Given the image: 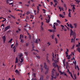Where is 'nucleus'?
<instances>
[{
	"label": "nucleus",
	"instance_id": "nucleus-48",
	"mask_svg": "<svg viewBox=\"0 0 80 80\" xmlns=\"http://www.w3.org/2000/svg\"><path fill=\"white\" fill-rule=\"evenodd\" d=\"M20 42H23V39H21Z\"/></svg>",
	"mask_w": 80,
	"mask_h": 80
},
{
	"label": "nucleus",
	"instance_id": "nucleus-26",
	"mask_svg": "<svg viewBox=\"0 0 80 80\" xmlns=\"http://www.w3.org/2000/svg\"><path fill=\"white\" fill-rule=\"evenodd\" d=\"M71 15V13L70 12H69V13L68 14V17H71V16H70V15Z\"/></svg>",
	"mask_w": 80,
	"mask_h": 80
},
{
	"label": "nucleus",
	"instance_id": "nucleus-42",
	"mask_svg": "<svg viewBox=\"0 0 80 80\" xmlns=\"http://www.w3.org/2000/svg\"><path fill=\"white\" fill-rule=\"evenodd\" d=\"M41 30H44V29L43 28V27H41Z\"/></svg>",
	"mask_w": 80,
	"mask_h": 80
},
{
	"label": "nucleus",
	"instance_id": "nucleus-9",
	"mask_svg": "<svg viewBox=\"0 0 80 80\" xmlns=\"http://www.w3.org/2000/svg\"><path fill=\"white\" fill-rule=\"evenodd\" d=\"M52 65L53 67H56L57 64H56V63H55V62H54L52 63Z\"/></svg>",
	"mask_w": 80,
	"mask_h": 80
},
{
	"label": "nucleus",
	"instance_id": "nucleus-4",
	"mask_svg": "<svg viewBox=\"0 0 80 80\" xmlns=\"http://www.w3.org/2000/svg\"><path fill=\"white\" fill-rule=\"evenodd\" d=\"M10 25L6 27L4 29V32H6V31H7L8 29H9V28H10Z\"/></svg>",
	"mask_w": 80,
	"mask_h": 80
},
{
	"label": "nucleus",
	"instance_id": "nucleus-61",
	"mask_svg": "<svg viewBox=\"0 0 80 80\" xmlns=\"http://www.w3.org/2000/svg\"><path fill=\"white\" fill-rule=\"evenodd\" d=\"M35 75H36L35 74V73H33V76H34V77H35Z\"/></svg>",
	"mask_w": 80,
	"mask_h": 80
},
{
	"label": "nucleus",
	"instance_id": "nucleus-5",
	"mask_svg": "<svg viewBox=\"0 0 80 80\" xmlns=\"http://www.w3.org/2000/svg\"><path fill=\"white\" fill-rule=\"evenodd\" d=\"M54 2L55 3V5H57V3H58V1L57 0H53Z\"/></svg>",
	"mask_w": 80,
	"mask_h": 80
},
{
	"label": "nucleus",
	"instance_id": "nucleus-1",
	"mask_svg": "<svg viewBox=\"0 0 80 80\" xmlns=\"http://www.w3.org/2000/svg\"><path fill=\"white\" fill-rule=\"evenodd\" d=\"M19 57L20 58V59H21V60L20 61L19 60V61L20 62L21 64H23V60H24V59H23V57H22H22H23V54H22L21 53L19 55Z\"/></svg>",
	"mask_w": 80,
	"mask_h": 80
},
{
	"label": "nucleus",
	"instance_id": "nucleus-34",
	"mask_svg": "<svg viewBox=\"0 0 80 80\" xmlns=\"http://www.w3.org/2000/svg\"><path fill=\"white\" fill-rule=\"evenodd\" d=\"M66 55H67L66 56V57H68V52H65Z\"/></svg>",
	"mask_w": 80,
	"mask_h": 80
},
{
	"label": "nucleus",
	"instance_id": "nucleus-2",
	"mask_svg": "<svg viewBox=\"0 0 80 80\" xmlns=\"http://www.w3.org/2000/svg\"><path fill=\"white\" fill-rule=\"evenodd\" d=\"M70 32L71 33L70 35L71 37L72 36H72H73V37H75V36H76V33H75V32H73V31H72V29H70Z\"/></svg>",
	"mask_w": 80,
	"mask_h": 80
},
{
	"label": "nucleus",
	"instance_id": "nucleus-36",
	"mask_svg": "<svg viewBox=\"0 0 80 80\" xmlns=\"http://www.w3.org/2000/svg\"><path fill=\"white\" fill-rule=\"evenodd\" d=\"M48 31H49L50 32H53V30L51 29H49Z\"/></svg>",
	"mask_w": 80,
	"mask_h": 80
},
{
	"label": "nucleus",
	"instance_id": "nucleus-17",
	"mask_svg": "<svg viewBox=\"0 0 80 80\" xmlns=\"http://www.w3.org/2000/svg\"><path fill=\"white\" fill-rule=\"evenodd\" d=\"M73 25L74 26L75 28H76L77 27V23H74Z\"/></svg>",
	"mask_w": 80,
	"mask_h": 80
},
{
	"label": "nucleus",
	"instance_id": "nucleus-30",
	"mask_svg": "<svg viewBox=\"0 0 80 80\" xmlns=\"http://www.w3.org/2000/svg\"><path fill=\"white\" fill-rule=\"evenodd\" d=\"M7 3L8 4V3H10V1H9V0H7L6 1Z\"/></svg>",
	"mask_w": 80,
	"mask_h": 80
},
{
	"label": "nucleus",
	"instance_id": "nucleus-19",
	"mask_svg": "<svg viewBox=\"0 0 80 80\" xmlns=\"http://www.w3.org/2000/svg\"><path fill=\"white\" fill-rule=\"evenodd\" d=\"M54 30L53 31V33H55V32H56V30L57 28H56V27L54 28Z\"/></svg>",
	"mask_w": 80,
	"mask_h": 80
},
{
	"label": "nucleus",
	"instance_id": "nucleus-43",
	"mask_svg": "<svg viewBox=\"0 0 80 80\" xmlns=\"http://www.w3.org/2000/svg\"><path fill=\"white\" fill-rule=\"evenodd\" d=\"M71 55H73L74 56L75 55L74 54V52H71Z\"/></svg>",
	"mask_w": 80,
	"mask_h": 80
},
{
	"label": "nucleus",
	"instance_id": "nucleus-47",
	"mask_svg": "<svg viewBox=\"0 0 80 80\" xmlns=\"http://www.w3.org/2000/svg\"><path fill=\"white\" fill-rule=\"evenodd\" d=\"M29 13H30L29 12H27L26 13V14H27V15H29Z\"/></svg>",
	"mask_w": 80,
	"mask_h": 80
},
{
	"label": "nucleus",
	"instance_id": "nucleus-44",
	"mask_svg": "<svg viewBox=\"0 0 80 80\" xmlns=\"http://www.w3.org/2000/svg\"><path fill=\"white\" fill-rule=\"evenodd\" d=\"M50 19V17H49L48 18V23H49V22H50V20H49Z\"/></svg>",
	"mask_w": 80,
	"mask_h": 80
},
{
	"label": "nucleus",
	"instance_id": "nucleus-41",
	"mask_svg": "<svg viewBox=\"0 0 80 80\" xmlns=\"http://www.w3.org/2000/svg\"><path fill=\"white\" fill-rule=\"evenodd\" d=\"M71 77L72 78H73V75L72 74V73H71Z\"/></svg>",
	"mask_w": 80,
	"mask_h": 80
},
{
	"label": "nucleus",
	"instance_id": "nucleus-59",
	"mask_svg": "<svg viewBox=\"0 0 80 80\" xmlns=\"http://www.w3.org/2000/svg\"><path fill=\"white\" fill-rule=\"evenodd\" d=\"M68 27H69V24H68V23H67L66 24Z\"/></svg>",
	"mask_w": 80,
	"mask_h": 80
},
{
	"label": "nucleus",
	"instance_id": "nucleus-27",
	"mask_svg": "<svg viewBox=\"0 0 80 80\" xmlns=\"http://www.w3.org/2000/svg\"><path fill=\"white\" fill-rule=\"evenodd\" d=\"M36 57H37V58L38 59H40V57L39 56H38L37 55L36 56Z\"/></svg>",
	"mask_w": 80,
	"mask_h": 80
},
{
	"label": "nucleus",
	"instance_id": "nucleus-13",
	"mask_svg": "<svg viewBox=\"0 0 80 80\" xmlns=\"http://www.w3.org/2000/svg\"><path fill=\"white\" fill-rule=\"evenodd\" d=\"M15 72L16 73H17V74H18L19 73V71H18V70L17 69L15 70Z\"/></svg>",
	"mask_w": 80,
	"mask_h": 80
},
{
	"label": "nucleus",
	"instance_id": "nucleus-12",
	"mask_svg": "<svg viewBox=\"0 0 80 80\" xmlns=\"http://www.w3.org/2000/svg\"><path fill=\"white\" fill-rule=\"evenodd\" d=\"M18 58H17V57H16V58L15 63H18Z\"/></svg>",
	"mask_w": 80,
	"mask_h": 80
},
{
	"label": "nucleus",
	"instance_id": "nucleus-40",
	"mask_svg": "<svg viewBox=\"0 0 80 80\" xmlns=\"http://www.w3.org/2000/svg\"><path fill=\"white\" fill-rule=\"evenodd\" d=\"M28 44H29L28 43H26V45H25L26 46V47H28Z\"/></svg>",
	"mask_w": 80,
	"mask_h": 80
},
{
	"label": "nucleus",
	"instance_id": "nucleus-33",
	"mask_svg": "<svg viewBox=\"0 0 80 80\" xmlns=\"http://www.w3.org/2000/svg\"><path fill=\"white\" fill-rule=\"evenodd\" d=\"M65 73V72H61L60 73V75H63V74H64Z\"/></svg>",
	"mask_w": 80,
	"mask_h": 80
},
{
	"label": "nucleus",
	"instance_id": "nucleus-56",
	"mask_svg": "<svg viewBox=\"0 0 80 80\" xmlns=\"http://www.w3.org/2000/svg\"><path fill=\"white\" fill-rule=\"evenodd\" d=\"M6 20V19H4V20H3V21H2V22H4Z\"/></svg>",
	"mask_w": 80,
	"mask_h": 80
},
{
	"label": "nucleus",
	"instance_id": "nucleus-53",
	"mask_svg": "<svg viewBox=\"0 0 80 80\" xmlns=\"http://www.w3.org/2000/svg\"><path fill=\"white\" fill-rule=\"evenodd\" d=\"M51 77H52L51 79L52 80H53V79L54 77L52 76H51Z\"/></svg>",
	"mask_w": 80,
	"mask_h": 80
},
{
	"label": "nucleus",
	"instance_id": "nucleus-64",
	"mask_svg": "<svg viewBox=\"0 0 80 80\" xmlns=\"http://www.w3.org/2000/svg\"><path fill=\"white\" fill-rule=\"evenodd\" d=\"M13 44H12L11 45V48H12L13 47Z\"/></svg>",
	"mask_w": 80,
	"mask_h": 80
},
{
	"label": "nucleus",
	"instance_id": "nucleus-22",
	"mask_svg": "<svg viewBox=\"0 0 80 80\" xmlns=\"http://www.w3.org/2000/svg\"><path fill=\"white\" fill-rule=\"evenodd\" d=\"M48 70L47 69V71H46V72H45V75H47V73H48Z\"/></svg>",
	"mask_w": 80,
	"mask_h": 80
},
{
	"label": "nucleus",
	"instance_id": "nucleus-37",
	"mask_svg": "<svg viewBox=\"0 0 80 80\" xmlns=\"http://www.w3.org/2000/svg\"><path fill=\"white\" fill-rule=\"evenodd\" d=\"M67 70H68V73H69V74H71V73H72V72H70L68 69H67Z\"/></svg>",
	"mask_w": 80,
	"mask_h": 80
},
{
	"label": "nucleus",
	"instance_id": "nucleus-8",
	"mask_svg": "<svg viewBox=\"0 0 80 80\" xmlns=\"http://www.w3.org/2000/svg\"><path fill=\"white\" fill-rule=\"evenodd\" d=\"M24 38V37H23V35H22V34H21L20 35V38H19V39H20H20L22 38H22Z\"/></svg>",
	"mask_w": 80,
	"mask_h": 80
},
{
	"label": "nucleus",
	"instance_id": "nucleus-50",
	"mask_svg": "<svg viewBox=\"0 0 80 80\" xmlns=\"http://www.w3.org/2000/svg\"><path fill=\"white\" fill-rule=\"evenodd\" d=\"M54 63H57V61H56V60H55V61H54Z\"/></svg>",
	"mask_w": 80,
	"mask_h": 80
},
{
	"label": "nucleus",
	"instance_id": "nucleus-6",
	"mask_svg": "<svg viewBox=\"0 0 80 80\" xmlns=\"http://www.w3.org/2000/svg\"><path fill=\"white\" fill-rule=\"evenodd\" d=\"M13 49H14L13 52H14V53H15V52H16V47L15 46H14L13 47Z\"/></svg>",
	"mask_w": 80,
	"mask_h": 80
},
{
	"label": "nucleus",
	"instance_id": "nucleus-21",
	"mask_svg": "<svg viewBox=\"0 0 80 80\" xmlns=\"http://www.w3.org/2000/svg\"><path fill=\"white\" fill-rule=\"evenodd\" d=\"M12 38H11V39L9 41V42H8V43H12Z\"/></svg>",
	"mask_w": 80,
	"mask_h": 80
},
{
	"label": "nucleus",
	"instance_id": "nucleus-62",
	"mask_svg": "<svg viewBox=\"0 0 80 80\" xmlns=\"http://www.w3.org/2000/svg\"><path fill=\"white\" fill-rule=\"evenodd\" d=\"M77 63V62H74V65H76V64Z\"/></svg>",
	"mask_w": 80,
	"mask_h": 80
},
{
	"label": "nucleus",
	"instance_id": "nucleus-16",
	"mask_svg": "<svg viewBox=\"0 0 80 80\" xmlns=\"http://www.w3.org/2000/svg\"><path fill=\"white\" fill-rule=\"evenodd\" d=\"M77 50H78V52H79V53H80V48L78 47L77 48Z\"/></svg>",
	"mask_w": 80,
	"mask_h": 80
},
{
	"label": "nucleus",
	"instance_id": "nucleus-14",
	"mask_svg": "<svg viewBox=\"0 0 80 80\" xmlns=\"http://www.w3.org/2000/svg\"><path fill=\"white\" fill-rule=\"evenodd\" d=\"M55 42H56V44H57V43H58V39H57V38H55Z\"/></svg>",
	"mask_w": 80,
	"mask_h": 80
},
{
	"label": "nucleus",
	"instance_id": "nucleus-24",
	"mask_svg": "<svg viewBox=\"0 0 80 80\" xmlns=\"http://www.w3.org/2000/svg\"><path fill=\"white\" fill-rule=\"evenodd\" d=\"M10 16L11 17H12V18H14V19H15V17L13 16L10 15Z\"/></svg>",
	"mask_w": 80,
	"mask_h": 80
},
{
	"label": "nucleus",
	"instance_id": "nucleus-11",
	"mask_svg": "<svg viewBox=\"0 0 80 80\" xmlns=\"http://www.w3.org/2000/svg\"><path fill=\"white\" fill-rule=\"evenodd\" d=\"M2 38L3 40V41H5V40H6V38L5 37V36H4L2 37Z\"/></svg>",
	"mask_w": 80,
	"mask_h": 80
},
{
	"label": "nucleus",
	"instance_id": "nucleus-10",
	"mask_svg": "<svg viewBox=\"0 0 80 80\" xmlns=\"http://www.w3.org/2000/svg\"><path fill=\"white\" fill-rule=\"evenodd\" d=\"M55 72V69H52V76H53L54 75V74L53 73H54V72Z\"/></svg>",
	"mask_w": 80,
	"mask_h": 80
},
{
	"label": "nucleus",
	"instance_id": "nucleus-54",
	"mask_svg": "<svg viewBox=\"0 0 80 80\" xmlns=\"http://www.w3.org/2000/svg\"><path fill=\"white\" fill-rule=\"evenodd\" d=\"M47 62H48V63H50V61L48 59L47 60Z\"/></svg>",
	"mask_w": 80,
	"mask_h": 80
},
{
	"label": "nucleus",
	"instance_id": "nucleus-49",
	"mask_svg": "<svg viewBox=\"0 0 80 80\" xmlns=\"http://www.w3.org/2000/svg\"><path fill=\"white\" fill-rule=\"evenodd\" d=\"M12 4H13V2H12L11 3H9V5H12Z\"/></svg>",
	"mask_w": 80,
	"mask_h": 80
},
{
	"label": "nucleus",
	"instance_id": "nucleus-31",
	"mask_svg": "<svg viewBox=\"0 0 80 80\" xmlns=\"http://www.w3.org/2000/svg\"><path fill=\"white\" fill-rule=\"evenodd\" d=\"M75 1H76V2H78V3H79V2H80V1H78V0H75Z\"/></svg>",
	"mask_w": 80,
	"mask_h": 80
},
{
	"label": "nucleus",
	"instance_id": "nucleus-51",
	"mask_svg": "<svg viewBox=\"0 0 80 80\" xmlns=\"http://www.w3.org/2000/svg\"><path fill=\"white\" fill-rule=\"evenodd\" d=\"M57 37H58V38H60V35L59 34H57Z\"/></svg>",
	"mask_w": 80,
	"mask_h": 80
},
{
	"label": "nucleus",
	"instance_id": "nucleus-32",
	"mask_svg": "<svg viewBox=\"0 0 80 80\" xmlns=\"http://www.w3.org/2000/svg\"><path fill=\"white\" fill-rule=\"evenodd\" d=\"M28 24L26 23V25L24 26V27H28Z\"/></svg>",
	"mask_w": 80,
	"mask_h": 80
},
{
	"label": "nucleus",
	"instance_id": "nucleus-52",
	"mask_svg": "<svg viewBox=\"0 0 80 80\" xmlns=\"http://www.w3.org/2000/svg\"><path fill=\"white\" fill-rule=\"evenodd\" d=\"M72 8L73 10H75V8L74 6H73Z\"/></svg>",
	"mask_w": 80,
	"mask_h": 80
},
{
	"label": "nucleus",
	"instance_id": "nucleus-63",
	"mask_svg": "<svg viewBox=\"0 0 80 80\" xmlns=\"http://www.w3.org/2000/svg\"><path fill=\"white\" fill-rule=\"evenodd\" d=\"M41 72H42V71H43V68H41Z\"/></svg>",
	"mask_w": 80,
	"mask_h": 80
},
{
	"label": "nucleus",
	"instance_id": "nucleus-18",
	"mask_svg": "<svg viewBox=\"0 0 80 80\" xmlns=\"http://www.w3.org/2000/svg\"><path fill=\"white\" fill-rule=\"evenodd\" d=\"M69 25H70V27L71 28H73V26H72V25L71 24H69Z\"/></svg>",
	"mask_w": 80,
	"mask_h": 80
},
{
	"label": "nucleus",
	"instance_id": "nucleus-57",
	"mask_svg": "<svg viewBox=\"0 0 80 80\" xmlns=\"http://www.w3.org/2000/svg\"><path fill=\"white\" fill-rule=\"evenodd\" d=\"M18 30H19V32H20V31H21V30H21L19 28H18Z\"/></svg>",
	"mask_w": 80,
	"mask_h": 80
},
{
	"label": "nucleus",
	"instance_id": "nucleus-45",
	"mask_svg": "<svg viewBox=\"0 0 80 80\" xmlns=\"http://www.w3.org/2000/svg\"><path fill=\"white\" fill-rule=\"evenodd\" d=\"M43 77L42 78L41 77H40V80H43Z\"/></svg>",
	"mask_w": 80,
	"mask_h": 80
},
{
	"label": "nucleus",
	"instance_id": "nucleus-28",
	"mask_svg": "<svg viewBox=\"0 0 80 80\" xmlns=\"http://www.w3.org/2000/svg\"><path fill=\"white\" fill-rule=\"evenodd\" d=\"M24 54L26 55V56H28V53L26 52H24Z\"/></svg>",
	"mask_w": 80,
	"mask_h": 80
},
{
	"label": "nucleus",
	"instance_id": "nucleus-3",
	"mask_svg": "<svg viewBox=\"0 0 80 80\" xmlns=\"http://www.w3.org/2000/svg\"><path fill=\"white\" fill-rule=\"evenodd\" d=\"M43 68L44 69H48V66L46 62L44 63Z\"/></svg>",
	"mask_w": 80,
	"mask_h": 80
},
{
	"label": "nucleus",
	"instance_id": "nucleus-55",
	"mask_svg": "<svg viewBox=\"0 0 80 80\" xmlns=\"http://www.w3.org/2000/svg\"><path fill=\"white\" fill-rule=\"evenodd\" d=\"M16 33H19V31H18V30H17L16 31Z\"/></svg>",
	"mask_w": 80,
	"mask_h": 80
},
{
	"label": "nucleus",
	"instance_id": "nucleus-60",
	"mask_svg": "<svg viewBox=\"0 0 80 80\" xmlns=\"http://www.w3.org/2000/svg\"><path fill=\"white\" fill-rule=\"evenodd\" d=\"M56 76H57L58 77V75H59V74L58 73V74H56Z\"/></svg>",
	"mask_w": 80,
	"mask_h": 80
},
{
	"label": "nucleus",
	"instance_id": "nucleus-15",
	"mask_svg": "<svg viewBox=\"0 0 80 80\" xmlns=\"http://www.w3.org/2000/svg\"><path fill=\"white\" fill-rule=\"evenodd\" d=\"M33 18H34V16L32 15L31 14L30 18L33 19Z\"/></svg>",
	"mask_w": 80,
	"mask_h": 80
},
{
	"label": "nucleus",
	"instance_id": "nucleus-58",
	"mask_svg": "<svg viewBox=\"0 0 80 80\" xmlns=\"http://www.w3.org/2000/svg\"><path fill=\"white\" fill-rule=\"evenodd\" d=\"M37 9L38 11H39V7H38V6H37Z\"/></svg>",
	"mask_w": 80,
	"mask_h": 80
},
{
	"label": "nucleus",
	"instance_id": "nucleus-38",
	"mask_svg": "<svg viewBox=\"0 0 80 80\" xmlns=\"http://www.w3.org/2000/svg\"><path fill=\"white\" fill-rule=\"evenodd\" d=\"M56 67H57L58 68V70L59 69V67L58 65H57V64H56Z\"/></svg>",
	"mask_w": 80,
	"mask_h": 80
},
{
	"label": "nucleus",
	"instance_id": "nucleus-46",
	"mask_svg": "<svg viewBox=\"0 0 80 80\" xmlns=\"http://www.w3.org/2000/svg\"><path fill=\"white\" fill-rule=\"evenodd\" d=\"M54 38V35H52V39H53Z\"/></svg>",
	"mask_w": 80,
	"mask_h": 80
},
{
	"label": "nucleus",
	"instance_id": "nucleus-20",
	"mask_svg": "<svg viewBox=\"0 0 80 80\" xmlns=\"http://www.w3.org/2000/svg\"><path fill=\"white\" fill-rule=\"evenodd\" d=\"M47 44L48 46H50V45H51V43L50 42H48Z\"/></svg>",
	"mask_w": 80,
	"mask_h": 80
},
{
	"label": "nucleus",
	"instance_id": "nucleus-39",
	"mask_svg": "<svg viewBox=\"0 0 80 80\" xmlns=\"http://www.w3.org/2000/svg\"><path fill=\"white\" fill-rule=\"evenodd\" d=\"M24 38H25V39H26L27 38H28V37H27V36L26 35V36H25Z\"/></svg>",
	"mask_w": 80,
	"mask_h": 80
},
{
	"label": "nucleus",
	"instance_id": "nucleus-35",
	"mask_svg": "<svg viewBox=\"0 0 80 80\" xmlns=\"http://www.w3.org/2000/svg\"><path fill=\"white\" fill-rule=\"evenodd\" d=\"M57 22H58V23H61V22L59 20H57Z\"/></svg>",
	"mask_w": 80,
	"mask_h": 80
},
{
	"label": "nucleus",
	"instance_id": "nucleus-29",
	"mask_svg": "<svg viewBox=\"0 0 80 80\" xmlns=\"http://www.w3.org/2000/svg\"><path fill=\"white\" fill-rule=\"evenodd\" d=\"M59 17H62V18H64V16H63L61 14L59 15Z\"/></svg>",
	"mask_w": 80,
	"mask_h": 80
},
{
	"label": "nucleus",
	"instance_id": "nucleus-7",
	"mask_svg": "<svg viewBox=\"0 0 80 80\" xmlns=\"http://www.w3.org/2000/svg\"><path fill=\"white\" fill-rule=\"evenodd\" d=\"M72 54H71L70 55H69L68 56L67 59L68 60H70V59L71 58V56H72Z\"/></svg>",
	"mask_w": 80,
	"mask_h": 80
},
{
	"label": "nucleus",
	"instance_id": "nucleus-25",
	"mask_svg": "<svg viewBox=\"0 0 80 80\" xmlns=\"http://www.w3.org/2000/svg\"><path fill=\"white\" fill-rule=\"evenodd\" d=\"M35 42L36 43H38V39H36V42Z\"/></svg>",
	"mask_w": 80,
	"mask_h": 80
},
{
	"label": "nucleus",
	"instance_id": "nucleus-23",
	"mask_svg": "<svg viewBox=\"0 0 80 80\" xmlns=\"http://www.w3.org/2000/svg\"><path fill=\"white\" fill-rule=\"evenodd\" d=\"M28 38H29V40H30L32 38V36L31 35H29Z\"/></svg>",
	"mask_w": 80,
	"mask_h": 80
}]
</instances>
